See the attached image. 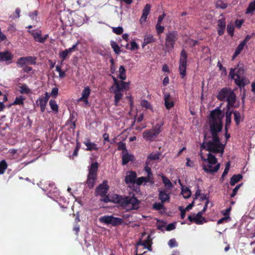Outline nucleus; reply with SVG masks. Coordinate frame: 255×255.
<instances>
[{
	"instance_id": "f257e3e1",
	"label": "nucleus",
	"mask_w": 255,
	"mask_h": 255,
	"mask_svg": "<svg viewBox=\"0 0 255 255\" xmlns=\"http://www.w3.org/2000/svg\"><path fill=\"white\" fill-rule=\"evenodd\" d=\"M224 114L219 109H216L210 114L209 123L211 139L204 141L201 145L202 148L209 151L207 157L204 156L201 151L200 155L203 163V169L206 173L216 172L220 168V164L217 162L215 155L212 153H220L222 155L224 152L225 144L220 142L218 133L222 128V119Z\"/></svg>"
},
{
	"instance_id": "f03ea898",
	"label": "nucleus",
	"mask_w": 255,
	"mask_h": 255,
	"mask_svg": "<svg viewBox=\"0 0 255 255\" xmlns=\"http://www.w3.org/2000/svg\"><path fill=\"white\" fill-rule=\"evenodd\" d=\"M104 201L118 203L123 209L127 211L138 209L140 203V201L134 195L122 197L117 194L108 196L104 199Z\"/></svg>"
},
{
	"instance_id": "7ed1b4c3",
	"label": "nucleus",
	"mask_w": 255,
	"mask_h": 255,
	"mask_svg": "<svg viewBox=\"0 0 255 255\" xmlns=\"http://www.w3.org/2000/svg\"><path fill=\"white\" fill-rule=\"evenodd\" d=\"M244 68L240 67L239 65L237 67L230 69L229 76L231 79H234L236 84L240 87H244L248 83L244 78Z\"/></svg>"
},
{
	"instance_id": "20e7f679",
	"label": "nucleus",
	"mask_w": 255,
	"mask_h": 255,
	"mask_svg": "<svg viewBox=\"0 0 255 255\" xmlns=\"http://www.w3.org/2000/svg\"><path fill=\"white\" fill-rule=\"evenodd\" d=\"M217 98L220 101H227V107L230 110V108L233 107L235 103L236 96L231 90L224 88L219 92Z\"/></svg>"
},
{
	"instance_id": "39448f33",
	"label": "nucleus",
	"mask_w": 255,
	"mask_h": 255,
	"mask_svg": "<svg viewBox=\"0 0 255 255\" xmlns=\"http://www.w3.org/2000/svg\"><path fill=\"white\" fill-rule=\"evenodd\" d=\"M145 235L144 233L142 235L141 239L136 244V255L138 253L139 255L145 253V252H142V249H147L149 251H152L151 245L152 244V239L149 235H147L146 239L143 240V236Z\"/></svg>"
},
{
	"instance_id": "423d86ee",
	"label": "nucleus",
	"mask_w": 255,
	"mask_h": 255,
	"mask_svg": "<svg viewBox=\"0 0 255 255\" xmlns=\"http://www.w3.org/2000/svg\"><path fill=\"white\" fill-rule=\"evenodd\" d=\"M163 124L162 122H160L159 124L154 126L152 129L145 130L143 132V138L148 141L153 140L161 131V128Z\"/></svg>"
},
{
	"instance_id": "0eeeda50",
	"label": "nucleus",
	"mask_w": 255,
	"mask_h": 255,
	"mask_svg": "<svg viewBox=\"0 0 255 255\" xmlns=\"http://www.w3.org/2000/svg\"><path fill=\"white\" fill-rule=\"evenodd\" d=\"M98 168L97 162L91 164L89 168V174L87 178V184L90 188L93 187L97 177V172Z\"/></svg>"
},
{
	"instance_id": "6e6552de",
	"label": "nucleus",
	"mask_w": 255,
	"mask_h": 255,
	"mask_svg": "<svg viewBox=\"0 0 255 255\" xmlns=\"http://www.w3.org/2000/svg\"><path fill=\"white\" fill-rule=\"evenodd\" d=\"M178 37L176 31H171L166 34L165 38V46L168 51L172 50Z\"/></svg>"
},
{
	"instance_id": "1a4fd4ad",
	"label": "nucleus",
	"mask_w": 255,
	"mask_h": 255,
	"mask_svg": "<svg viewBox=\"0 0 255 255\" xmlns=\"http://www.w3.org/2000/svg\"><path fill=\"white\" fill-rule=\"evenodd\" d=\"M99 221L105 224H111L113 226L121 225L123 220L120 218L115 217L113 216H104L99 218Z\"/></svg>"
},
{
	"instance_id": "9d476101",
	"label": "nucleus",
	"mask_w": 255,
	"mask_h": 255,
	"mask_svg": "<svg viewBox=\"0 0 255 255\" xmlns=\"http://www.w3.org/2000/svg\"><path fill=\"white\" fill-rule=\"evenodd\" d=\"M187 54L184 50H182L181 52L179 71L182 79L186 76L187 68Z\"/></svg>"
},
{
	"instance_id": "9b49d317",
	"label": "nucleus",
	"mask_w": 255,
	"mask_h": 255,
	"mask_svg": "<svg viewBox=\"0 0 255 255\" xmlns=\"http://www.w3.org/2000/svg\"><path fill=\"white\" fill-rule=\"evenodd\" d=\"M17 66L21 68L27 64L35 65L36 64V58L34 56H26L19 58L16 61Z\"/></svg>"
},
{
	"instance_id": "f8f14e48",
	"label": "nucleus",
	"mask_w": 255,
	"mask_h": 255,
	"mask_svg": "<svg viewBox=\"0 0 255 255\" xmlns=\"http://www.w3.org/2000/svg\"><path fill=\"white\" fill-rule=\"evenodd\" d=\"M28 32L33 36L34 40L39 43H44L48 37V34L42 36L41 31L39 29L29 30Z\"/></svg>"
},
{
	"instance_id": "ddd939ff",
	"label": "nucleus",
	"mask_w": 255,
	"mask_h": 255,
	"mask_svg": "<svg viewBox=\"0 0 255 255\" xmlns=\"http://www.w3.org/2000/svg\"><path fill=\"white\" fill-rule=\"evenodd\" d=\"M114 84L111 87V89H117L120 91L123 90H128L129 88V83L123 81L119 82L114 77H113Z\"/></svg>"
},
{
	"instance_id": "4468645a",
	"label": "nucleus",
	"mask_w": 255,
	"mask_h": 255,
	"mask_svg": "<svg viewBox=\"0 0 255 255\" xmlns=\"http://www.w3.org/2000/svg\"><path fill=\"white\" fill-rule=\"evenodd\" d=\"M202 215L201 212H199L196 215L188 216V218L190 222H194L197 225H201L206 222L205 218L202 216Z\"/></svg>"
},
{
	"instance_id": "2eb2a0df",
	"label": "nucleus",
	"mask_w": 255,
	"mask_h": 255,
	"mask_svg": "<svg viewBox=\"0 0 255 255\" xmlns=\"http://www.w3.org/2000/svg\"><path fill=\"white\" fill-rule=\"evenodd\" d=\"M13 55L8 51L0 52V62H5L6 64L12 63Z\"/></svg>"
},
{
	"instance_id": "dca6fc26",
	"label": "nucleus",
	"mask_w": 255,
	"mask_h": 255,
	"mask_svg": "<svg viewBox=\"0 0 255 255\" xmlns=\"http://www.w3.org/2000/svg\"><path fill=\"white\" fill-rule=\"evenodd\" d=\"M158 197L162 203L169 202L170 199V192L165 189L160 190H159Z\"/></svg>"
},
{
	"instance_id": "f3484780",
	"label": "nucleus",
	"mask_w": 255,
	"mask_h": 255,
	"mask_svg": "<svg viewBox=\"0 0 255 255\" xmlns=\"http://www.w3.org/2000/svg\"><path fill=\"white\" fill-rule=\"evenodd\" d=\"M108 188L109 186L107 184V182L106 181L104 182L103 184L100 185L97 188L96 191L97 195H99L101 196H105L107 193Z\"/></svg>"
},
{
	"instance_id": "a211bd4d",
	"label": "nucleus",
	"mask_w": 255,
	"mask_h": 255,
	"mask_svg": "<svg viewBox=\"0 0 255 255\" xmlns=\"http://www.w3.org/2000/svg\"><path fill=\"white\" fill-rule=\"evenodd\" d=\"M164 105L167 109L173 107L174 103L173 98L168 93H164Z\"/></svg>"
},
{
	"instance_id": "6ab92c4d",
	"label": "nucleus",
	"mask_w": 255,
	"mask_h": 255,
	"mask_svg": "<svg viewBox=\"0 0 255 255\" xmlns=\"http://www.w3.org/2000/svg\"><path fill=\"white\" fill-rule=\"evenodd\" d=\"M133 156L128 152L127 149L123 150L122 152V164L123 165L127 164L129 161L133 159Z\"/></svg>"
},
{
	"instance_id": "aec40b11",
	"label": "nucleus",
	"mask_w": 255,
	"mask_h": 255,
	"mask_svg": "<svg viewBox=\"0 0 255 255\" xmlns=\"http://www.w3.org/2000/svg\"><path fill=\"white\" fill-rule=\"evenodd\" d=\"M151 6L149 4H146L142 11V14L140 19L141 24L144 23L147 18V16L150 12Z\"/></svg>"
},
{
	"instance_id": "412c9836",
	"label": "nucleus",
	"mask_w": 255,
	"mask_h": 255,
	"mask_svg": "<svg viewBox=\"0 0 255 255\" xmlns=\"http://www.w3.org/2000/svg\"><path fill=\"white\" fill-rule=\"evenodd\" d=\"M84 144L86 146V150L89 151L91 150H97L98 149V147L97 145L91 141L89 139L86 138L84 141Z\"/></svg>"
},
{
	"instance_id": "4be33fe9",
	"label": "nucleus",
	"mask_w": 255,
	"mask_h": 255,
	"mask_svg": "<svg viewBox=\"0 0 255 255\" xmlns=\"http://www.w3.org/2000/svg\"><path fill=\"white\" fill-rule=\"evenodd\" d=\"M20 149H10L7 152V156L11 159H16L20 155Z\"/></svg>"
},
{
	"instance_id": "5701e85b",
	"label": "nucleus",
	"mask_w": 255,
	"mask_h": 255,
	"mask_svg": "<svg viewBox=\"0 0 255 255\" xmlns=\"http://www.w3.org/2000/svg\"><path fill=\"white\" fill-rule=\"evenodd\" d=\"M136 177V173L135 172H129L125 177V182L127 183H132L135 181Z\"/></svg>"
},
{
	"instance_id": "b1692460",
	"label": "nucleus",
	"mask_w": 255,
	"mask_h": 255,
	"mask_svg": "<svg viewBox=\"0 0 255 255\" xmlns=\"http://www.w3.org/2000/svg\"><path fill=\"white\" fill-rule=\"evenodd\" d=\"M155 39L153 37V36L150 34H146L144 36L143 42L142 45V47H144L147 44L154 42Z\"/></svg>"
},
{
	"instance_id": "393cba45",
	"label": "nucleus",
	"mask_w": 255,
	"mask_h": 255,
	"mask_svg": "<svg viewBox=\"0 0 255 255\" xmlns=\"http://www.w3.org/2000/svg\"><path fill=\"white\" fill-rule=\"evenodd\" d=\"M226 23L224 19H220L218 22V32L220 35L224 34Z\"/></svg>"
},
{
	"instance_id": "a878e982",
	"label": "nucleus",
	"mask_w": 255,
	"mask_h": 255,
	"mask_svg": "<svg viewBox=\"0 0 255 255\" xmlns=\"http://www.w3.org/2000/svg\"><path fill=\"white\" fill-rule=\"evenodd\" d=\"M111 91L115 94V103L116 105H118L119 102L123 97V94L122 91L117 89H111Z\"/></svg>"
},
{
	"instance_id": "bb28decb",
	"label": "nucleus",
	"mask_w": 255,
	"mask_h": 255,
	"mask_svg": "<svg viewBox=\"0 0 255 255\" xmlns=\"http://www.w3.org/2000/svg\"><path fill=\"white\" fill-rule=\"evenodd\" d=\"M36 102L37 105L40 106L41 111L42 112H44L45 111L47 102L42 98H39L37 99Z\"/></svg>"
},
{
	"instance_id": "cd10ccee",
	"label": "nucleus",
	"mask_w": 255,
	"mask_h": 255,
	"mask_svg": "<svg viewBox=\"0 0 255 255\" xmlns=\"http://www.w3.org/2000/svg\"><path fill=\"white\" fill-rule=\"evenodd\" d=\"M255 11V0H254L253 1H251L249 3V4L246 9V14H251L252 15L254 14Z\"/></svg>"
},
{
	"instance_id": "c85d7f7f",
	"label": "nucleus",
	"mask_w": 255,
	"mask_h": 255,
	"mask_svg": "<svg viewBox=\"0 0 255 255\" xmlns=\"http://www.w3.org/2000/svg\"><path fill=\"white\" fill-rule=\"evenodd\" d=\"M181 194L184 198H188L191 195V192L188 188L182 186L181 188Z\"/></svg>"
},
{
	"instance_id": "c756f323",
	"label": "nucleus",
	"mask_w": 255,
	"mask_h": 255,
	"mask_svg": "<svg viewBox=\"0 0 255 255\" xmlns=\"http://www.w3.org/2000/svg\"><path fill=\"white\" fill-rule=\"evenodd\" d=\"M246 44L244 42H241L239 45L238 46L237 48L236 49L235 53L233 56L232 59L234 60L236 56H237L244 49Z\"/></svg>"
},
{
	"instance_id": "7c9ffc66",
	"label": "nucleus",
	"mask_w": 255,
	"mask_h": 255,
	"mask_svg": "<svg viewBox=\"0 0 255 255\" xmlns=\"http://www.w3.org/2000/svg\"><path fill=\"white\" fill-rule=\"evenodd\" d=\"M126 70L123 66H121L119 69L118 77L122 80H124L126 79Z\"/></svg>"
},
{
	"instance_id": "2f4dec72",
	"label": "nucleus",
	"mask_w": 255,
	"mask_h": 255,
	"mask_svg": "<svg viewBox=\"0 0 255 255\" xmlns=\"http://www.w3.org/2000/svg\"><path fill=\"white\" fill-rule=\"evenodd\" d=\"M161 177L162 179L163 183L164 184L165 187L167 189H170L173 187V185L168 178L164 175H162Z\"/></svg>"
},
{
	"instance_id": "473e14b6",
	"label": "nucleus",
	"mask_w": 255,
	"mask_h": 255,
	"mask_svg": "<svg viewBox=\"0 0 255 255\" xmlns=\"http://www.w3.org/2000/svg\"><path fill=\"white\" fill-rule=\"evenodd\" d=\"M242 178L241 174L234 175L231 178L230 184L231 185L234 186L236 183L239 181Z\"/></svg>"
},
{
	"instance_id": "72a5a7b5",
	"label": "nucleus",
	"mask_w": 255,
	"mask_h": 255,
	"mask_svg": "<svg viewBox=\"0 0 255 255\" xmlns=\"http://www.w3.org/2000/svg\"><path fill=\"white\" fill-rule=\"evenodd\" d=\"M91 89L88 86L84 87V89L82 92V96L81 98H88L90 93H91Z\"/></svg>"
},
{
	"instance_id": "f704fd0d",
	"label": "nucleus",
	"mask_w": 255,
	"mask_h": 255,
	"mask_svg": "<svg viewBox=\"0 0 255 255\" xmlns=\"http://www.w3.org/2000/svg\"><path fill=\"white\" fill-rule=\"evenodd\" d=\"M49 104L52 111L57 113L58 112V106L56 101L54 100H50Z\"/></svg>"
},
{
	"instance_id": "c9c22d12",
	"label": "nucleus",
	"mask_w": 255,
	"mask_h": 255,
	"mask_svg": "<svg viewBox=\"0 0 255 255\" xmlns=\"http://www.w3.org/2000/svg\"><path fill=\"white\" fill-rule=\"evenodd\" d=\"M232 112L230 111L227 109V111L226 112V128H227V127L230 125L231 122V116H232Z\"/></svg>"
},
{
	"instance_id": "e433bc0d",
	"label": "nucleus",
	"mask_w": 255,
	"mask_h": 255,
	"mask_svg": "<svg viewBox=\"0 0 255 255\" xmlns=\"http://www.w3.org/2000/svg\"><path fill=\"white\" fill-rule=\"evenodd\" d=\"M159 158V154L158 153H151L147 158L146 164H150L151 160H157Z\"/></svg>"
},
{
	"instance_id": "4c0bfd02",
	"label": "nucleus",
	"mask_w": 255,
	"mask_h": 255,
	"mask_svg": "<svg viewBox=\"0 0 255 255\" xmlns=\"http://www.w3.org/2000/svg\"><path fill=\"white\" fill-rule=\"evenodd\" d=\"M164 203L161 202H156L153 205V208L154 209L158 211L164 210Z\"/></svg>"
},
{
	"instance_id": "58836bf2",
	"label": "nucleus",
	"mask_w": 255,
	"mask_h": 255,
	"mask_svg": "<svg viewBox=\"0 0 255 255\" xmlns=\"http://www.w3.org/2000/svg\"><path fill=\"white\" fill-rule=\"evenodd\" d=\"M111 45L116 54H119L120 53V48L116 42L112 41L111 42Z\"/></svg>"
},
{
	"instance_id": "ea45409f",
	"label": "nucleus",
	"mask_w": 255,
	"mask_h": 255,
	"mask_svg": "<svg viewBox=\"0 0 255 255\" xmlns=\"http://www.w3.org/2000/svg\"><path fill=\"white\" fill-rule=\"evenodd\" d=\"M7 164L5 160H2L0 162V174H3L7 168Z\"/></svg>"
},
{
	"instance_id": "a19ab883",
	"label": "nucleus",
	"mask_w": 255,
	"mask_h": 255,
	"mask_svg": "<svg viewBox=\"0 0 255 255\" xmlns=\"http://www.w3.org/2000/svg\"><path fill=\"white\" fill-rule=\"evenodd\" d=\"M234 115L235 121L237 125H239L242 119L241 115L238 111L234 112Z\"/></svg>"
},
{
	"instance_id": "79ce46f5",
	"label": "nucleus",
	"mask_w": 255,
	"mask_h": 255,
	"mask_svg": "<svg viewBox=\"0 0 255 255\" xmlns=\"http://www.w3.org/2000/svg\"><path fill=\"white\" fill-rule=\"evenodd\" d=\"M150 180L151 179H149L147 177H141L137 179L136 182L137 184L140 185L144 182H149Z\"/></svg>"
},
{
	"instance_id": "37998d69",
	"label": "nucleus",
	"mask_w": 255,
	"mask_h": 255,
	"mask_svg": "<svg viewBox=\"0 0 255 255\" xmlns=\"http://www.w3.org/2000/svg\"><path fill=\"white\" fill-rule=\"evenodd\" d=\"M141 106L142 107L145 108L147 109H150L152 111V108L150 104L146 100H142L140 103Z\"/></svg>"
},
{
	"instance_id": "c03bdc74",
	"label": "nucleus",
	"mask_w": 255,
	"mask_h": 255,
	"mask_svg": "<svg viewBox=\"0 0 255 255\" xmlns=\"http://www.w3.org/2000/svg\"><path fill=\"white\" fill-rule=\"evenodd\" d=\"M227 30L228 33L232 36L234 34V26L232 23H230L227 25Z\"/></svg>"
},
{
	"instance_id": "a18cd8bd",
	"label": "nucleus",
	"mask_w": 255,
	"mask_h": 255,
	"mask_svg": "<svg viewBox=\"0 0 255 255\" xmlns=\"http://www.w3.org/2000/svg\"><path fill=\"white\" fill-rule=\"evenodd\" d=\"M56 71L59 73V77L60 78H63L65 77V72L62 71L61 68L60 66L57 65L56 66Z\"/></svg>"
},
{
	"instance_id": "49530a36",
	"label": "nucleus",
	"mask_w": 255,
	"mask_h": 255,
	"mask_svg": "<svg viewBox=\"0 0 255 255\" xmlns=\"http://www.w3.org/2000/svg\"><path fill=\"white\" fill-rule=\"evenodd\" d=\"M150 164H146V165L144 167V170L146 172L147 174V177L149 179H152V174L151 171L150 167L148 166Z\"/></svg>"
},
{
	"instance_id": "de8ad7c7",
	"label": "nucleus",
	"mask_w": 255,
	"mask_h": 255,
	"mask_svg": "<svg viewBox=\"0 0 255 255\" xmlns=\"http://www.w3.org/2000/svg\"><path fill=\"white\" fill-rule=\"evenodd\" d=\"M30 89L26 85H23L20 87V92L21 93L27 94L30 92Z\"/></svg>"
},
{
	"instance_id": "09e8293b",
	"label": "nucleus",
	"mask_w": 255,
	"mask_h": 255,
	"mask_svg": "<svg viewBox=\"0 0 255 255\" xmlns=\"http://www.w3.org/2000/svg\"><path fill=\"white\" fill-rule=\"evenodd\" d=\"M217 67L219 68V70L222 71V75H226L227 74V71L226 68L224 67L220 61H218L217 63Z\"/></svg>"
},
{
	"instance_id": "8fccbe9b",
	"label": "nucleus",
	"mask_w": 255,
	"mask_h": 255,
	"mask_svg": "<svg viewBox=\"0 0 255 255\" xmlns=\"http://www.w3.org/2000/svg\"><path fill=\"white\" fill-rule=\"evenodd\" d=\"M74 19L77 25H81L84 23V19L83 18V17L82 16H80V17H79V15H78L75 16Z\"/></svg>"
},
{
	"instance_id": "3c124183",
	"label": "nucleus",
	"mask_w": 255,
	"mask_h": 255,
	"mask_svg": "<svg viewBox=\"0 0 255 255\" xmlns=\"http://www.w3.org/2000/svg\"><path fill=\"white\" fill-rule=\"evenodd\" d=\"M113 32L117 34H121L123 32V28L122 27H113Z\"/></svg>"
},
{
	"instance_id": "603ef678",
	"label": "nucleus",
	"mask_w": 255,
	"mask_h": 255,
	"mask_svg": "<svg viewBox=\"0 0 255 255\" xmlns=\"http://www.w3.org/2000/svg\"><path fill=\"white\" fill-rule=\"evenodd\" d=\"M168 245L170 248L176 247L178 246V244L174 239H170L168 241Z\"/></svg>"
},
{
	"instance_id": "864d4df0",
	"label": "nucleus",
	"mask_w": 255,
	"mask_h": 255,
	"mask_svg": "<svg viewBox=\"0 0 255 255\" xmlns=\"http://www.w3.org/2000/svg\"><path fill=\"white\" fill-rule=\"evenodd\" d=\"M155 28L156 32L158 34L162 33L164 29V27L161 26L160 24H156Z\"/></svg>"
},
{
	"instance_id": "5fc2aeb1",
	"label": "nucleus",
	"mask_w": 255,
	"mask_h": 255,
	"mask_svg": "<svg viewBox=\"0 0 255 255\" xmlns=\"http://www.w3.org/2000/svg\"><path fill=\"white\" fill-rule=\"evenodd\" d=\"M23 98L21 96L16 97L14 101L13 104L20 105L23 104Z\"/></svg>"
},
{
	"instance_id": "6e6d98bb",
	"label": "nucleus",
	"mask_w": 255,
	"mask_h": 255,
	"mask_svg": "<svg viewBox=\"0 0 255 255\" xmlns=\"http://www.w3.org/2000/svg\"><path fill=\"white\" fill-rule=\"evenodd\" d=\"M78 102H82L83 103V106L84 107H87L89 105V102L88 101V98H80L78 100Z\"/></svg>"
},
{
	"instance_id": "4d7b16f0",
	"label": "nucleus",
	"mask_w": 255,
	"mask_h": 255,
	"mask_svg": "<svg viewBox=\"0 0 255 255\" xmlns=\"http://www.w3.org/2000/svg\"><path fill=\"white\" fill-rule=\"evenodd\" d=\"M58 94V89L56 87L53 88L50 93V96L56 98Z\"/></svg>"
},
{
	"instance_id": "13d9d810",
	"label": "nucleus",
	"mask_w": 255,
	"mask_h": 255,
	"mask_svg": "<svg viewBox=\"0 0 255 255\" xmlns=\"http://www.w3.org/2000/svg\"><path fill=\"white\" fill-rule=\"evenodd\" d=\"M130 50H135L139 48L138 44L134 41L130 42Z\"/></svg>"
},
{
	"instance_id": "bf43d9fd",
	"label": "nucleus",
	"mask_w": 255,
	"mask_h": 255,
	"mask_svg": "<svg viewBox=\"0 0 255 255\" xmlns=\"http://www.w3.org/2000/svg\"><path fill=\"white\" fill-rule=\"evenodd\" d=\"M242 185V184H240L236 186L235 188L233 189V193L231 195V197H234L237 194V192Z\"/></svg>"
},
{
	"instance_id": "052dcab7",
	"label": "nucleus",
	"mask_w": 255,
	"mask_h": 255,
	"mask_svg": "<svg viewBox=\"0 0 255 255\" xmlns=\"http://www.w3.org/2000/svg\"><path fill=\"white\" fill-rule=\"evenodd\" d=\"M187 162L186 163V165L188 167H193L194 166V161L192 160H191L189 158H187L186 159Z\"/></svg>"
},
{
	"instance_id": "680f3d73",
	"label": "nucleus",
	"mask_w": 255,
	"mask_h": 255,
	"mask_svg": "<svg viewBox=\"0 0 255 255\" xmlns=\"http://www.w3.org/2000/svg\"><path fill=\"white\" fill-rule=\"evenodd\" d=\"M175 228V223H171L168 224L166 228V230L168 231H170L174 230Z\"/></svg>"
},
{
	"instance_id": "e2e57ef3",
	"label": "nucleus",
	"mask_w": 255,
	"mask_h": 255,
	"mask_svg": "<svg viewBox=\"0 0 255 255\" xmlns=\"http://www.w3.org/2000/svg\"><path fill=\"white\" fill-rule=\"evenodd\" d=\"M68 54L65 50L60 52L59 56L64 60Z\"/></svg>"
},
{
	"instance_id": "0e129e2a",
	"label": "nucleus",
	"mask_w": 255,
	"mask_h": 255,
	"mask_svg": "<svg viewBox=\"0 0 255 255\" xmlns=\"http://www.w3.org/2000/svg\"><path fill=\"white\" fill-rule=\"evenodd\" d=\"M77 45H78V43L73 45L72 47L65 49V50L67 51V52L68 54L71 53L75 50V49L76 48Z\"/></svg>"
},
{
	"instance_id": "69168bd1",
	"label": "nucleus",
	"mask_w": 255,
	"mask_h": 255,
	"mask_svg": "<svg viewBox=\"0 0 255 255\" xmlns=\"http://www.w3.org/2000/svg\"><path fill=\"white\" fill-rule=\"evenodd\" d=\"M22 68H23V71L26 73H28L32 70V68L27 65H25Z\"/></svg>"
},
{
	"instance_id": "338daca9",
	"label": "nucleus",
	"mask_w": 255,
	"mask_h": 255,
	"mask_svg": "<svg viewBox=\"0 0 255 255\" xmlns=\"http://www.w3.org/2000/svg\"><path fill=\"white\" fill-rule=\"evenodd\" d=\"M244 21L243 20L237 19L235 21V25L238 28H240L243 23Z\"/></svg>"
},
{
	"instance_id": "774afa93",
	"label": "nucleus",
	"mask_w": 255,
	"mask_h": 255,
	"mask_svg": "<svg viewBox=\"0 0 255 255\" xmlns=\"http://www.w3.org/2000/svg\"><path fill=\"white\" fill-rule=\"evenodd\" d=\"M200 200L201 201H209V195L208 194H202L201 195L200 197Z\"/></svg>"
}]
</instances>
